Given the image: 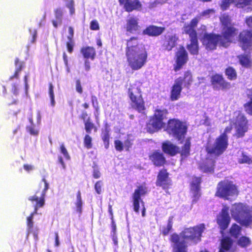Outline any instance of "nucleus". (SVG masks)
Masks as SVG:
<instances>
[{"label": "nucleus", "mask_w": 252, "mask_h": 252, "mask_svg": "<svg viewBox=\"0 0 252 252\" xmlns=\"http://www.w3.org/2000/svg\"><path fill=\"white\" fill-rule=\"evenodd\" d=\"M205 229L204 224L185 229L180 235L173 234L171 236L172 252H187V243L196 244L200 241L201 233Z\"/></svg>", "instance_id": "f257e3e1"}, {"label": "nucleus", "mask_w": 252, "mask_h": 252, "mask_svg": "<svg viewBox=\"0 0 252 252\" xmlns=\"http://www.w3.org/2000/svg\"><path fill=\"white\" fill-rule=\"evenodd\" d=\"M126 56L128 65L133 70L140 69L147 62V52L143 46L139 44L136 37L127 40Z\"/></svg>", "instance_id": "f03ea898"}, {"label": "nucleus", "mask_w": 252, "mask_h": 252, "mask_svg": "<svg viewBox=\"0 0 252 252\" xmlns=\"http://www.w3.org/2000/svg\"><path fill=\"white\" fill-rule=\"evenodd\" d=\"M234 32V29L228 28L225 31L222 35H217L204 33L202 42L206 48L209 50L216 49L217 45H220L226 47L231 42Z\"/></svg>", "instance_id": "7ed1b4c3"}, {"label": "nucleus", "mask_w": 252, "mask_h": 252, "mask_svg": "<svg viewBox=\"0 0 252 252\" xmlns=\"http://www.w3.org/2000/svg\"><path fill=\"white\" fill-rule=\"evenodd\" d=\"M232 217L241 224L248 226L252 222V207L242 203L234 204L231 209Z\"/></svg>", "instance_id": "20e7f679"}, {"label": "nucleus", "mask_w": 252, "mask_h": 252, "mask_svg": "<svg viewBox=\"0 0 252 252\" xmlns=\"http://www.w3.org/2000/svg\"><path fill=\"white\" fill-rule=\"evenodd\" d=\"M238 193L237 187L232 181L224 180L218 184L216 195L226 200H232Z\"/></svg>", "instance_id": "39448f33"}, {"label": "nucleus", "mask_w": 252, "mask_h": 252, "mask_svg": "<svg viewBox=\"0 0 252 252\" xmlns=\"http://www.w3.org/2000/svg\"><path fill=\"white\" fill-rule=\"evenodd\" d=\"M231 127L225 128L223 134L218 137L213 145H208L206 150L208 153L219 156L226 149L228 145V138L226 133L231 131Z\"/></svg>", "instance_id": "423d86ee"}, {"label": "nucleus", "mask_w": 252, "mask_h": 252, "mask_svg": "<svg viewBox=\"0 0 252 252\" xmlns=\"http://www.w3.org/2000/svg\"><path fill=\"white\" fill-rule=\"evenodd\" d=\"M167 113V111L165 109H157L154 116L147 125V131L153 133L164 127L165 123L163 120L166 119Z\"/></svg>", "instance_id": "0eeeda50"}, {"label": "nucleus", "mask_w": 252, "mask_h": 252, "mask_svg": "<svg viewBox=\"0 0 252 252\" xmlns=\"http://www.w3.org/2000/svg\"><path fill=\"white\" fill-rule=\"evenodd\" d=\"M167 130L178 140L184 138L187 131V126L185 123L177 119L170 120L168 122Z\"/></svg>", "instance_id": "6e6552de"}, {"label": "nucleus", "mask_w": 252, "mask_h": 252, "mask_svg": "<svg viewBox=\"0 0 252 252\" xmlns=\"http://www.w3.org/2000/svg\"><path fill=\"white\" fill-rule=\"evenodd\" d=\"M128 94L131 101L132 107L139 112L143 111L145 106L139 87L135 84L131 85L128 89Z\"/></svg>", "instance_id": "1a4fd4ad"}, {"label": "nucleus", "mask_w": 252, "mask_h": 252, "mask_svg": "<svg viewBox=\"0 0 252 252\" xmlns=\"http://www.w3.org/2000/svg\"><path fill=\"white\" fill-rule=\"evenodd\" d=\"M42 181L44 184L43 189L41 190L40 189H39L33 195L30 196L28 199L32 203L35 202L33 211L34 213H37L38 209L44 206L46 193L49 189V184L44 178H42Z\"/></svg>", "instance_id": "9d476101"}, {"label": "nucleus", "mask_w": 252, "mask_h": 252, "mask_svg": "<svg viewBox=\"0 0 252 252\" xmlns=\"http://www.w3.org/2000/svg\"><path fill=\"white\" fill-rule=\"evenodd\" d=\"M234 115L232 122L235 125L236 135L238 137H243L247 131V120L239 112H235Z\"/></svg>", "instance_id": "9b49d317"}, {"label": "nucleus", "mask_w": 252, "mask_h": 252, "mask_svg": "<svg viewBox=\"0 0 252 252\" xmlns=\"http://www.w3.org/2000/svg\"><path fill=\"white\" fill-rule=\"evenodd\" d=\"M188 61V54L183 46L180 47L175 54L176 71L180 70Z\"/></svg>", "instance_id": "f8f14e48"}, {"label": "nucleus", "mask_w": 252, "mask_h": 252, "mask_svg": "<svg viewBox=\"0 0 252 252\" xmlns=\"http://www.w3.org/2000/svg\"><path fill=\"white\" fill-rule=\"evenodd\" d=\"M239 39L241 46L244 50L252 49V31L241 32Z\"/></svg>", "instance_id": "ddd939ff"}, {"label": "nucleus", "mask_w": 252, "mask_h": 252, "mask_svg": "<svg viewBox=\"0 0 252 252\" xmlns=\"http://www.w3.org/2000/svg\"><path fill=\"white\" fill-rule=\"evenodd\" d=\"M229 208L226 206L223 207L221 213L218 216L217 223L221 230L225 229L230 221L228 213Z\"/></svg>", "instance_id": "4468645a"}, {"label": "nucleus", "mask_w": 252, "mask_h": 252, "mask_svg": "<svg viewBox=\"0 0 252 252\" xmlns=\"http://www.w3.org/2000/svg\"><path fill=\"white\" fill-rule=\"evenodd\" d=\"M179 40L176 34H167L164 35V39L162 45L163 50L170 51L177 45Z\"/></svg>", "instance_id": "2eb2a0df"}, {"label": "nucleus", "mask_w": 252, "mask_h": 252, "mask_svg": "<svg viewBox=\"0 0 252 252\" xmlns=\"http://www.w3.org/2000/svg\"><path fill=\"white\" fill-rule=\"evenodd\" d=\"M212 84L216 90L229 89L231 88L230 83L226 82L222 76L216 74L212 77Z\"/></svg>", "instance_id": "dca6fc26"}, {"label": "nucleus", "mask_w": 252, "mask_h": 252, "mask_svg": "<svg viewBox=\"0 0 252 252\" xmlns=\"http://www.w3.org/2000/svg\"><path fill=\"white\" fill-rule=\"evenodd\" d=\"M182 78L180 77L175 80L171 91L170 98L171 100H177L180 97L181 93L182 90Z\"/></svg>", "instance_id": "f3484780"}, {"label": "nucleus", "mask_w": 252, "mask_h": 252, "mask_svg": "<svg viewBox=\"0 0 252 252\" xmlns=\"http://www.w3.org/2000/svg\"><path fill=\"white\" fill-rule=\"evenodd\" d=\"M234 3L237 7H244L246 5H252V0H222L220 7L222 9H226L230 4Z\"/></svg>", "instance_id": "a211bd4d"}, {"label": "nucleus", "mask_w": 252, "mask_h": 252, "mask_svg": "<svg viewBox=\"0 0 252 252\" xmlns=\"http://www.w3.org/2000/svg\"><path fill=\"white\" fill-rule=\"evenodd\" d=\"M121 5L127 12H131L134 10H138L141 7V3L138 0H119Z\"/></svg>", "instance_id": "6ab92c4d"}, {"label": "nucleus", "mask_w": 252, "mask_h": 252, "mask_svg": "<svg viewBox=\"0 0 252 252\" xmlns=\"http://www.w3.org/2000/svg\"><path fill=\"white\" fill-rule=\"evenodd\" d=\"M200 183V178L198 177H194L191 183V192L192 194V202L196 203L200 196L199 184Z\"/></svg>", "instance_id": "aec40b11"}, {"label": "nucleus", "mask_w": 252, "mask_h": 252, "mask_svg": "<svg viewBox=\"0 0 252 252\" xmlns=\"http://www.w3.org/2000/svg\"><path fill=\"white\" fill-rule=\"evenodd\" d=\"M233 241L229 237H225L221 240L220 247L219 252H234L233 249Z\"/></svg>", "instance_id": "412c9836"}, {"label": "nucleus", "mask_w": 252, "mask_h": 252, "mask_svg": "<svg viewBox=\"0 0 252 252\" xmlns=\"http://www.w3.org/2000/svg\"><path fill=\"white\" fill-rule=\"evenodd\" d=\"M163 151L171 156H174L180 152V148L169 141H166L162 144Z\"/></svg>", "instance_id": "4be33fe9"}, {"label": "nucleus", "mask_w": 252, "mask_h": 252, "mask_svg": "<svg viewBox=\"0 0 252 252\" xmlns=\"http://www.w3.org/2000/svg\"><path fill=\"white\" fill-rule=\"evenodd\" d=\"M126 31L133 33L139 30V26L138 25V19L136 17H130L126 20Z\"/></svg>", "instance_id": "5701e85b"}, {"label": "nucleus", "mask_w": 252, "mask_h": 252, "mask_svg": "<svg viewBox=\"0 0 252 252\" xmlns=\"http://www.w3.org/2000/svg\"><path fill=\"white\" fill-rule=\"evenodd\" d=\"M164 30L165 28L163 27L150 26L143 31V34L149 36H157L161 34Z\"/></svg>", "instance_id": "b1692460"}, {"label": "nucleus", "mask_w": 252, "mask_h": 252, "mask_svg": "<svg viewBox=\"0 0 252 252\" xmlns=\"http://www.w3.org/2000/svg\"><path fill=\"white\" fill-rule=\"evenodd\" d=\"M169 183L170 180L168 178V173L166 170H161L158 176L157 186H162L163 188H165V186L169 185Z\"/></svg>", "instance_id": "393cba45"}, {"label": "nucleus", "mask_w": 252, "mask_h": 252, "mask_svg": "<svg viewBox=\"0 0 252 252\" xmlns=\"http://www.w3.org/2000/svg\"><path fill=\"white\" fill-rule=\"evenodd\" d=\"M150 159L155 165L158 166L163 165L165 161V159L162 154L159 152L154 153L150 156Z\"/></svg>", "instance_id": "a878e982"}, {"label": "nucleus", "mask_w": 252, "mask_h": 252, "mask_svg": "<svg viewBox=\"0 0 252 252\" xmlns=\"http://www.w3.org/2000/svg\"><path fill=\"white\" fill-rule=\"evenodd\" d=\"M81 52L85 58H90L92 60L94 59L96 54L95 49L93 47L89 46L83 47Z\"/></svg>", "instance_id": "bb28decb"}, {"label": "nucleus", "mask_w": 252, "mask_h": 252, "mask_svg": "<svg viewBox=\"0 0 252 252\" xmlns=\"http://www.w3.org/2000/svg\"><path fill=\"white\" fill-rule=\"evenodd\" d=\"M190 43L187 46V49L191 54L197 55L198 53V45L197 37L190 39Z\"/></svg>", "instance_id": "cd10ccee"}, {"label": "nucleus", "mask_w": 252, "mask_h": 252, "mask_svg": "<svg viewBox=\"0 0 252 252\" xmlns=\"http://www.w3.org/2000/svg\"><path fill=\"white\" fill-rule=\"evenodd\" d=\"M220 21H221L222 24L223 25H224L225 27L223 29L224 32H223V34L224 33V32H225V31L227 30V29L232 28L233 29H234V32L233 33L232 37L233 36H234V35L235 34V30L234 28L229 26L230 25V19L229 16L225 14H224L220 17Z\"/></svg>", "instance_id": "c85d7f7f"}, {"label": "nucleus", "mask_w": 252, "mask_h": 252, "mask_svg": "<svg viewBox=\"0 0 252 252\" xmlns=\"http://www.w3.org/2000/svg\"><path fill=\"white\" fill-rule=\"evenodd\" d=\"M68 33L69 35L67 36V39L68 41L66 43V46L68 51L69 53H71L73 50L74 43L73 40H72L74 31L73 28L71 27H69L68 28Z\"/></svg>", "instance_id": "c756f323"}, {"label": "nucleus", "mask_w": 252, "mask_h": 252, "mask_svg": "<svg viewBox=\"0 0 252 252\" xmlns=\"http://www.w3.org/2000/svg\"><path fill=\"white\" fill-rule=\"evenodd\" d=\"M214 161L208 160L203 163L200 166V169L204 172L212 173L214 170Z\"/></svg>", "instance_id": "7c9ffc66"}, {"label": "nucleus", "mask_w": 252, "mask_h": 252, "mask_svg": "<svg viewBox=\"0 0 252 252\" xmlns=\"http://www.w3.org/2000/svg\"><path fill=\"white\" fill-rule=\"evenodd\" d=\"M75 210L80 215L82 213L83 201L82 200L81 192L78 191L77 194L75 202Z\"/></svg>", "instance_id": "2f4dec72"}, {"label": "nucleus", "mask_w": 252, "mask_h": 252, "mask_svg": "<svg viewBox=\"0 0 252 252\" xmlns=\"http://www.w3.org/2000/svg\"><path fill=\"white\" fill-rule=\"evenodd\" d=\"M240 63L243 66L249 67L251 66L252 64V60L250 59V56L248 55H241L238 57Z\"/></svg>", "instance_id": "473e14b6"}, {"label": "nucleus", "mask_w": 252, "mask_h": 252, "mask_svg": "<svg viewBox=\"0 0 252 252\" xmlns=\"http://www.w3.org/2000/svg\"><path fill=\"white\" fill-rule=\"evenodd\" d=\"M183 32L188 34L190 38L196 37V33L194 29L189 24L185 25L183 28Z\"/></svg>", "instance_id": "72a5a7b5"}, {"label": "nucleus", "mask_w": 252, "mask_h": 252, "mask_svg": "<svg viewBox=\"0 0 252 252\" xmlns=\"http://www.w3.org/2000/svg\"><path fill=\"white\" fill-rule=\"evenodd\" d=\"M225 75L230 80H235L237 78V72L236 70L231 67H228L225 69Z\"/></svg>", "instance_id": "f704fd0d"}, {"label": "nucleus", "mask_w": 252, "mask_h": 252, "mask_svg": "<svg viewBox=\"0 0 252 252\" xmlns=\"http://www.w3.org/2000/svg\"><path fill=\"white\" fill-rule=\"evenodd\" d=\"M24 67V63H20L18 66L15 69L14 74L9 77V80L11 81L14 79H19L20 74Z\"/></svg>", "instance_id": "c9c22d12"}, {"label": "nucleus", "mask_w": 252, "mask_h": 252, "mask_svg": "<svg viewBox=\"0 0 252 252\" xmlns=\"http://www.w3.org/2000/svg\"><path fill=\"white\" fill-rule=\"evenodd\" d=\"M64 4L66 8L69 11L71 15L75 13V2L74 0H64Z\"/></svg>", "instance_id": "e433bc0d"}, {"label": "nucleus", "mask_w": 252, "mask_h": 252, "mask_svg": "<svg viewBox=\"0 0 252 252\" xmlns=\"http://www.w3.org/2000/svg\"><path fill=\"white\" fill-rule=\"evenodd\" d=\"M147 192V189L145 186H141L135 189L132 196H135L139 198H141V196L145 195Z\"/></svg>", "instance_id": "4c0bfd02"}, {"label": "nucleus", "mask_w": 252, "mask_h": 252, "mask_svg": "<svg viewBox=\"0 0 252 252\" xmlns=\"http://www.w3.org/2000/svg\"><path fill=\"white\" fill-rule=\"evenodd\" d=\"M241 231V227L236 224H234L230 229V233L232 236L237 238L240 235Z\"/></svg>", "instance_id": "58836bf2"}, {"label": "nucleus", "mask_w": 252, "mask_h": 252, "mask_svg": "<svg viewBox=\"0 0 252 252\" xmlns=\"http://www.w3.org/2000/svg\"><path fill=\"white\" fill-rule=\"evenodd\" d=\"M182 80L183 84H184V86L185 87L189 88L192 82L191 73L188 71L186 72L185 73L184 77V78H182Z\"/></svg>", "instance_id": "ea45409f"}, {"label": "nucleus", "mask_w": 252, "mask_h": 252, "mask_svg": "<svg viewBox=\"0 0 252 252\" xmlns=\"http://www.w3.org/2000/svg\"><path fill=\"white\" fill-rule=\"evenodd\" d=\"M251 240L249 238L242 236L238 241V245L242 248L247 247L251 244Z\"/></svg>", "instance_id": "a19ab883"}, {"label": "nucleus", "mask_w": 252, "mask_h": 252, "mask_svg": "<svg viewBox=\"0 0 252 252\" xmlns=\"http://www.w3.org/2000/svg\"><path fill=\"white\" fill-rule=\"evenodd\" d=\"M189 149L190 142L189 140H187L184 146L182 147V150L181 151L182 156L187 157L189 155Z\"/></svg>", "instance_id": "79ce46f5"}, {"label": "nucleus", "mask_w": 252, "mask_h": 252, "mask_svg": "<svg viewBox=\"0 0 252 252\" xmlns=\"http://www.w3.org/2000/svg\"><path fill=\"white\" fill-rule=\"evenodd\" d=\"M173 217L171 216L169 217L167 227H163L161 229L162 233L164 235H166L168 234L169 232L171 230L172 224H173Z\"/></svg>", "instance_id": "37998d69"}, {"label": "nucleus", "mask_w": 252, "mask_h": 252, "mask_svg": "<svg viewBox=\"0 0 252 252\" xmlns=\"http://www.w3.org/2000/svg\"><path fill=\"white\" fill-rule=\"evenodd\" d=\"M132 200L134 211L138 213L139 211V202L141 200V198H139L135 196H132Z\"/></svg>", "instance_id": "c03bdc74"}, {"label": "nucleus", "mask_w": 252, "mask_h": 252, "mask_svg": "<svg viewBox=\"0 0 252 252\" xmlns=\"http://www.w3.org/2000/svg\"><path fill=\"white\" fill-rule=\"evenodd\" d=\"M37 213L32 212L27 219V224L29 229H32L33 226V222L32 221L33 216Z\"/></svg>", "instance_id": "a18cd8bd"}, {"label": "nucleus", "mask_w": 252, "mask_h": 252, "mask_svg": "<svg viewBox=\"0 0 252 252\" xmlns=\"http://www.w3.org/2000/svg\"><path fill=\"white\" fill-rule=\"evenodd\" d=\"M49 94L51 99V103L52 106L55 105L54 94L53 91V86L51 83L49 84Z\"/></svg>", "instance_id": "49530a36"}, {"label": "nucleus", "mask_w": 252, "mask_h": 252, "mask_svg": "<svg viewBox=\"0 0 252 252\" xmlns=\"http://www.w3.org/2000/svg\"><path fill=\"white\" fill-rule=\"evenodd\" d=\"M239 162L240 163H248L250 164L252 163V160L247 155L243 154L241 158L239 159Z\"/></svg>", "instance_id": "de8ad7c7"}, {"label": "nucleus", "mask_w": 252, "mask_h": 252, "mask_svg": "<svg viewBox=\"0 0 252 252\" xmlns=\"http://www.w3.org/2000/svg\"><path fill=\"white\" fill-rule=\"evenodd\" d=\"M92 139L89 135H86L85 136L84 140V143L85 145V146L87 149H90L92 148Z\"/></svg>", "instance_id": "09e8293b"}, {"label": "nucleus", "mask_w": 252, "mask_h": 252, "mask_svg": "<svg viewBox=\"0 0 252 252\" xmlns=\"http://www.w3.org/2000/svg\"><path fill=\"white\" fill-rule=\"evenodd\" d=\"M26 129L30 134L32 135L36 136L38 134V131L35 128L33 125L27 126Z\"/></svg>", "instance_id": "8fccbe9b"}, {"label": "nucleus", "mask_w": 252, "mask_h": 252, "mask_svg": "<svg viewBox=\"0 0 252 252\" xmlns=\"http://www.w3.org/2000/svg\"><path fill=\"white\" fill-rule=\"evenodd\" d=\"M94 124L91 123L89 120L85 123V128L87 133H91L92 130L94 128Z\"/></svg>", "instance_id": "3c124183"}, {"label": "nucleus", "mask_w": 252, "mask_h": 252, "mask_svg": "<svg viewBox=\"0 0 252 252\" xmlns=\"http://www.w3.org/2000/svg\"><path fill=\"white\" fill-rule=\"evenodd\" d=\"M109 130L107 127L106 126L104 130H103L102 133V139L103 142H107V140H109Z\"/></svg>", "instance_id": "603ef678"}, {"label": "nucleus", "mask_w": 252, "mask_h": 252, "mask_svg": "<svg viewBox=\"0 0 252 252\" xmlns=\"http://www.w3.org/2000/svg\"><path fill=\"white\" fill-rule=\"evenodd\" d=\"M246 111L250 115H252V100L246 103L244 105Z\"/></svg>", "instance_id": "864d4df0"}, {"label": "nucleus", "mask_w": 252, "mask_h": 252, "mask_svg": "<svg viewBox=\"0 0 252 252\" xmlns=\"http://www.w3.org/2000/svg\"><path fill=\"white\" fill-rule=\"evenodd\" d=\"M103 186V183L101 181H97L94 186V189L95 191L98 194L101 193V188Z\"/></svg>", "instance_id": "5fc2aeb1"}, {"label": "nucleus", "mask_w": 252, "mask_h": 252, "mask_svg": "<svg viewBox=\"0 0 252 252\" xmlns=\"http://www.w3.org/2000/svg\"><path fill=\"white\" fill-rule=\"evenodd\" d=\"M115 146L116 150L118 151H122L123 150V143L121 141L119 140H115Z\"/></svg>", "instance_id": "6e6d98bb"}, {"label": "nucleus", "mask_w": 252, "mask_h": 252, "mask_svg": "<svg viewBox=\"0 0 252 252\" xmlns=\"http://www.w3.org/2000/svg\"><path fill=\"white\" fill-rule=\"evenodd\" d=\"M90 29L92 30H98L99 29V24L96 20L92 21L90 24Z\"/></svg>", "instance_id": "4d7b16f0"}, {"label": "nucleus", "mask_w": 252, "mask_h": 252, "mask_svg": "<svg viewBox=\"0 0 252 252\" xmlns=\"http://www.w3.org/2000/svg\"><path fill=\"white\" fill-rule=\"evenodd\" d=\"M214 13V10L213 9H208L203 11L201 13V16L208 18L211 15H212Z\"/></svg>", "instance_id": "13d9d810"}, {"label": "nucleus", "mask_w": 252, "mask_h": 252, "mask_svg": "<svg viewBox=\"0 0 252 252\" xmlns=\"http://www.w3.org/2000/svg\"><path fill=\"white\" fill-rule=\"evenodd\" d=\"M11 92L15 95H17L19 94V89L16 84H12Z\"/></svg>", "instance_id": "bf43d9fd"}, {"label": "nucleus", "mask_w": 252, "mask_h": 252, "mask_svg": "<svg viewBox=\"0 0 252 252\" xmlns=\"http://www.w3.org/2000/svg\"><path fill=\"white\" fill-rule=\"evenodd\" d=\"M92 102L93 106L97 110L98 108V102L96 96L94 95L92 96Z\"/></svg>", "instance_id": "052dcab7"}, {"label": "nucleus", "mask_w": 252, "mask_h": 252, "mask_svg": "<svg viewBox=\"0 0 252 252\" xmlns=\"http://www.w3.org/2000/svg\"><path fill=\"white\" fill-rule=\"evenodd\" d=\"M76 91L79 93H82V89L81 85V83L79 80H77L76 83Z\"/></svg>", "instance_id": "680f3d73"}, {"label": "nucleus", "mask_w": 252, "mask_h": 252, "mask_svg": "<svg viewBox=\"0 0 252 252\" xmlns=\"http://www.w3.org/2000/svg\"><path fill=\"white\" fill-rule=\"evenodd\" d=\"M56 17L59 21V23L61 24L62 11L61 10H56Z\"/></svg>", "instance_id": "e2e57ef3"}, {"label": "nucleus", "mask_w": 252, "mask_h": 252, "mask_svg": "<svg viewBox=\"0 0 252 252\" xmlns=\"http://www.w3.org/2000/svg\"><path fill=\"white\" fill-rule=\"evenodd\" d=\"M198 21H199V20L197 18H194L191 21L189 25L190 26H191V27L193 29H194V28L197 26V24H198Z\"/></svg>", "instance_id": "0e129e2a"}, {"label": "nucleus", "mask_w": 252, "mask_h": 252, "mask_svg": "<svg viewBox=\"0 0 252 252\" xmlns=\"http://www.w3.org/2000/svg\"><path fill=\"white\" fill-rule=\"evenodd\" d=\"M23 167L25 170L28 172L33 169V166L32 165L27 164H24Z\"/></svg>", "instance_id": "69168bd1"}, {"label": "nucleus", "mask_w": 252, "mask_h": 252, "mask_svg": "<svg viewBox=\"0 0 252 252\" xmlns=\"http://www.w3.org/2000/svg\"><path fill=\"white\" fill-rule=\"evenodd\" d=\"M37 37V31L36 30H34L32 33V39L31 40V42L33 43L35 42L36 39Z\"/></svg>", "instance_id": "338daca9"}, {"label": "nucleus", "mask_w": 252, "mask_h": 252, "mask_svg": "<svg viewBox=\"0 0 252 252\" xmlns=\"http://www.w3.org/2000/svg\"><path fill=\"white\" fill-rule=\"evenodd\" d=\"M247 25L250 27H252V17H250L246 20Z\"/></svg>", "instance_id": "774afa93"}]
</instances>
